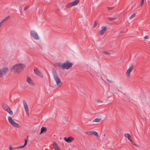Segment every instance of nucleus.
Segmentation results:
<instances>
[{
	"instance_id": "obj_3",
	"label": "nucleus",
	"mask_w": 150,
	"mask_h": 150,
	"mask_svg": "<svg viewBox=\"0 0 150 150\" xmlns=\"http://www.w3.org/2000/svg\"><path fill=\"white\" fill-rule=\"evenodd\" d=\"M73 65V64L67 61L65 63H63V69H68L71 68Z\"/></svg>"
},
{
	"instance_id": "obj_6",
	"label": "nucleus",
	"mask_w": 150,
	"mask_h": 150,
	"mask_svg": "<svg viewBox=\"0 0 150 150\" xmlns=\"http://www.w3.org/2000/svg\"><path fill=\"white\" fill-rule=\"evenodd\" d=\"M8 71V69L7 67L3 68L0 69V78L3 77Z\"/></svg>"
},
{
	"instance_id": "obj_31",
	"label": "nucleus",
	"mask_w": 150,
	"mask_h": 150,
	"mask_svg": "<svg viewBox=\"0 0 150 150\" xmlns=\"http://www.w3.org/2000/svg\"><path fill=\"white\" fill-rule=\"evenodd\" d=\"M113 8H114V7H107V9L109 11H110V10H112Z\"/></svg>"
},
{
	"instance_id": "obj_12",
	"label": "nucleus",
	"mask_w": 150,
	"mask_h": 150,
	"mask_svg": "<svg viewBox=\"0 0 150 150\" xmlns=\"http://www.w3.org/2000/svg\"><path fill=\"white\" fill-rule=\"evenodd\" d=\"M64 139L66 142L69 143L72 142L74 140V138L71 137H69L67 138L66 137H64Z\"/></svg>"
},
{
	"instance_id": "obj_14",
	"label": "nucleus",
	"mask_w": 150,
	"mask_h": 150,
	"mask_svg": "<svg viewBox=\"0 0 150 150\" xmlns=\"http://www.w3.org/2000/svg\"><path fill=\"white\" fill-rule=\"evenodd\" d=\"M27 81L28 83L31 86L35 85V83L33 81L30 77L29 76H28L27 77Z\"/></svg>"
},
{
	"instance_id": "obj_19",
	"label": "nucleus",
	"mask_w": 150,
	"mask_h": 150,
	"mask_svg": "<svg viewBox=\"0 0 150 150\" xmlns=\"http://www.w3.org/2000/svg\"><path fill=\"white\" fill-rule=\"evenodd\" d=\"M125 137L128 138V139L130 141L132 139V137L131 135L128 133H126L125 134Z\"/></svg>"
},
{
	"instance_id": "obj_4",
	"label": "nucleus",
	"mask_w": 150,
	"mask_h": 150,
	"mask_svg": "<svg viewBox=\"0 0 150 150\" xmlns=\"http://www.w3.org/2000/svg\"><path fill=\"white\" fill-rule=\"evenodd\" d=\"M8 119L9 122L12 126L14 127L19 128L20 125L18 123L15 122L11 118L10 116L8 117Z\"/></svg>"
},
{
	"instance_id": "obj_30",
	"label": "nucleus",
	"mask_w": 150,
	"mask_h": 150,
	"mask_svg": "<svg viewBox=\"0 0 150 150\" xmlns=\"http://www.w3.org/2000/svg\"><path fill=\"white\" fill-rule=\"evenodd\" d=\"M97 24V22L96 21H95L93 25V28H95Z\"/></svg>"
},
{
	"instance_id": "obj_34",
	"label": "nucleus",
	"mask_w": 150,
	"mask_h": 150,
	"mask_svg": "<svg viewBox=\"0 0 150 150\" xmlns=\"http://www.w3.org/2000/svg\"><path fill=\"white\" fill-rule=\"evenodd\" d=\"M96 101H97V102H98L102 103V101L99 100H96Z\"/></svg>"
},
{
	"instance_id": "obj_27",
	"label": "nucleus",
	"mask_w": 150,
	"mask_h": 150,
	"mask_svg": "<svg viewBox=\"0 0 150 150\" xmlns=\"http://www.w3.org/2000/svg\"><path fill=\"white\" fill-rule=\"evenodd\" d=\"M144 0H142L141 4L139 6V7H142L143 5Z\"/></svg>"
},
{
	"instance_id": "obj_16",
	"label": "nucleus",
	"mask_w": 150,
	"mask_h": 150,
	"mask_svg": "<svg viewBox=\"0 0 150 150\" xmlns=\"http://www.w3.org/2000/svg\"><path fill=\"white\" fill-rule=\"evenodd\" d=\"M53 146L55 150H61L55 142H53Z\"/></svg>"
},
{
	"instance_id": "obj_10",
	"label": "nucleus",
	"mask_w": 150,
	"mask_h": 150,
	"mask_svg": "<svg viewBox=\"0 0 150 150\" xmlns=\"http://www.w3.org/2000/svg\"><path fill=\"white\" fill-rule=\"evenodd\" d=\"M102 29L100 30L99 34L101 35H103L105 32L107 31V28L105 26H103L101 27Z\"/></svg>"
},
{
	"instance_id": "obj_11",
	"label": "nucleus",
	"mask_w": 150,
	"mask_h": 150,
	"mask_svg": "<svg viewBox=\"0 0 150 150\" xmlns=\"http://www.w3.org/2000/svg\"><path fill=\"white\" fill-rule=\"evenodd\" d=\"M134 66L133 64H132L127 70L126 73L128 76H130V73L132 71L134 68Z\"/></svg>"
},
{
	"instance_id": "obj_18",
	"label": "nucleus",
	"mask_w": 150,
	"mask_h": 150,
	"mask_svg": "<svg viewBox=\"0 0 150 150\" xmlns=\"http://www.w3.org/2000/svg\"><path fill=\"white\" fill-rule=\"evenodd\" d=\"M55 67H57L63 69V64H61L60 62L56 63L54 65Z\"/></svg>"
},
{
	"instance_id": "obj_29",
	"label": "nucleus",
	"mask_w": 150,
	"mask_h": 150,
	"mask_svg": "<svg viewBox=\"0 0 150 150\" xmlns=\"http://www.w3.org/2000/svg\"><path fill=\"white\" fill-rule=\"evenodd\" d=\"M29 5H27L24 8V11L26 10L29 7Z\"/></svg>"
},
{
	"instance_id": "obj_21",
	"label": "nucleus",
	"mask_w": 150,
	"mask_h": 150,
	"mask_svg": "<svg viewBox=\"0 0 150 150\" xmlns=\"http://www.w3.org/2000/svg\"><path fill=\"white\" fill-rule=\"evenodd\" d=\"M101 120V119L100 118H96L93 120V122H98L100 121Z\"/></svg>"
},
{
	"instance_id": "obj_36",
	"label": "nucleus",
	"mask_w": 150,
	"mask_h": 150,
	"mask_svg": "<svg viewBox=\"0 0 150 150\" xmlns=\"http://www.w3.org/2000/svg\"><path fill=\"white\" fill-rule=\"evenodd\" d=\"M92 150H97V149L96 148H94L92 149Z\"/></svg>"
},
{
	"instance_id": "obj_7",
	"label": "nucleus",
	"mask_w": 150,
	"mask_h": 150,
	"mask_svg": "<svg viewBox=\"0 0 150 150\" xmlns=\"http://www.w3.org/2000/svg\"><path fill=\"white\" fill-rule=\"evenodd\" d=\"M79 2V0H75V1L68 4L66 6V7L67 8H70L73 6L77 5Z\"/></svg>"
},
{
	"instance_id": "obj_9",
	"label": "nucleus",
	"mask_w": 150,
	"mask_h": 150,
	"mask_svg": "<svg viewBox=\"0 0 150 150\" xmlns=\"http://www.w3.org/2000/svg\"><path fill=\"white\" fill-rule=\"evenodd\" d=\"M34 73L36 74L41 78H43V74L37 68L35 67L34 69Z\"/></svg>"
},
{
	"instance_id": "obj_26",
	"label": "nucleus",
	"mask_w": 150,
	"mask_h": 150,
	"mask_svg": "<svg viewBox=\"0 0 150 150\" xmlns=\"http://www.w3.org/2000/svg\"><path fill=\"white\" fill-rule=\"evenodd\" d=\"M103 52L105 54H107L108 55H110L111 54L110 52H108L107 51H104V52Z\"/></svg>"
},
{
	"instance_id": "obj_28",
	"label": "nucleus",
	"mask_w": 150,
	"mask_h": 150,
	"mask_svg": "<svg viewBox=\"0 0 150 150\" xmlns=\"http://www.w3.org/2000/svg\"><path fill=\"white\" fill-rule=\"evenodd\" d=\"M130 141L131 142V143L133 145H134L135 146H137V145L135 144L134 143V142L133 141L132 139L130 140Z\"/></svg>"
},
{
	"instance_id": "obj_24",
	"label": "nucleus",
	"mask_w": 150,
	"mask_h": 150,
	"mask_svg": "<svg viewBox=\"0 0 150 150\" xmlns=\"http://www.w3.org/2000/svg\"><path fill=\"white\" fill-rule=\"evenodd\" d=\"M136 13H133L129 18V19H131L134 17L136 15Z\"/></svg>"
},
{
	"instance_id": "obj_33",
	"label": "nucleus",
	"mask_w": 150,
	"mask_h": 150,
	"mask_svg": "<svg viewBox=\"0 0 150 150\" xmlns=\"http://www.w3.org/2000/svg\"><path fill=\"white\" fill-rule=\"evenodd\" d=\"M144 38L145 39H147L149 38V37L148 36H146L144 37Z\"/></svg>"
},
{
	"instance_id": "obj_8",
	"label": "nucleus",
	"mask_w": 150,
	"mask_h": 150,
	"mask_svg": "<svg viewBox=\"0 0 150 150\" xmlns=\"http://www.w3.org/2000/svg\"><path fill=\"white\" fill-rule=\"evenodd\" d=\"M30 34L32 38L35 40H38L39 38L37 33L34 30H31L30 32Z\"/></svg>"
},
{
	"instance_id": "obj_20",
	"label": "nucleus",
	"mask_w": 150,
	"mask_h": 150,
	"mask_svg": "<svg viewBox=\"0 0 150 150\" xmlns=\"http://www.w3.org/2000/svg\"><path fill=\"white\" fill-rule=\"evenodd\" d=\"M27 142H28V140H26V139H25V143H24V145L23 146H21L20 147H17L16 148H23L26 145L27 143Z\"/></svg>"
},
{
	"instance_id": "obj_32",
	"label": "nucleus",
	"mask_w": 150,
	"mask_h": 150,
	"mask_svg": "<svg viewBox=\"0 0 150 150\" xmlns=\"http://www.w3.org/2000/svg\"><path fill=\"white\" fill-rule=\"evenodd\" d=\"M107 80L110 83H112L113 81H111V80H108V79H107Z\"/></svg>"
},
{
	"instance_id": "obj_17",
	"label": "nucleus",
	"mask_w": 150,
	"mask_h": 150,
	"mask_svg": "<svg viewBox=\"0 0 150 150\" xmlns=\"http://www.w3.org/2000/svg\"><path fill=\"white\" fill-rule=\"evenodd\" d=\"M47 130V129L46 127H42L41 129V131L40 134H41L43 132H46Z\"/></svg>"
},
{
	"instance_id": "obj_1",
	"label": "nucleus",
	"mask_w": 150,
	"mask_h": 150,
	"mask_svg": "<svg viewBox=\"0 0 150 150\" xmlns=\"http://www.w3.org/2000/svg\"><path fill=\"white\" fill-rule=\"evenodd\" d=\"M24 67V65L21 64H17L13 66L11 69L12 71L19 72L21 71Z\"/></svg>"
},
{
	"instance_id": "obj_35",
	"label": "nucleus",
	"mask_w": 150,
	"mask_h": 150,
	"mask_svg": "<svg viewBox=\"0 0 150 150\" xmlns=\"http://www.w3.org/2000/svg\"><path fill=\"white\" fill-rule=\"evenodd\" d=\"M9 149L10 150H12L13 149V148L11 146L9 147Z\"/></svg>"
},
{
	"instance_id": "obj_13",
	"label": "nucleus",
	"mask_w": 150,
	"mask_h": 150,
	"mask_svg": "<svg viewBox=\"0 0 150 150\" xmlns=\"http://www.w3.org/2000/svg\"><path fill=\"white\" fill-rule=\"evenodd\" d=\"M23 103L24 107V108L27 114L29 113V110L28 106L27 104L26 101L25 100H23Z\"/></svg>"
},
{
	"instance_id": "obj_2",
	"label": "nucleus",
	"mask_w": 150,
	"mask_h": 150,
	"mask_svg": "<svg viewBox=\"0 0 150 150\" xmlns=\"http://www.w3.org/2000/svg\"><path fill=\"white\" fill-rule=\"evenodd\" d=\"M53 75L54 78L56 82L57 85L59 87H60L62 85V83L61 80L59 78L57 72L56 71L53 72Z\"/></svg>"
},
{
	"instance_id": "obj_25",
	"label": "nucleus",
	"mask_w": 150,
	"mask_h": 150,
	"mask_svg": "<svg viewBox=\"0 0 150 150\" xmlns=\"http://www.w3.org/2000/svg\"><path fill=\"white\" fill-rule=\"evenodd\" d=\"M85 133L88 135H92V131L86 132Z\"/></svg>"
},
{
	"instance_id": "obj_15",
	"label": "nucleus",
	"mask_w": 150,
	"mask_h": 150,
	"mask_svg": "<svg viewBox=\"0 0 150 150\" xmlns=\"http://www.w3.org/2000/svg\"><path fill=\"white\" fill-rule=\"evenodd\" d=\"M9 18V16H7L6 18H5L0 23V28L7 21Z\"/></svg>"
},
{
	"instance_id": "obj_37",
	"label": "nucleus",
	"mask_w": 150,
	"mask_h": 150,
	"mask_svg": "<svg viewBox=\"0 0 150 150\" xmlns=\"http://www.w3.org/2000/svg\"><path fill=\"white\" fill-rule=\"evenodd\" d=\"M124 32L123 31H122L121 32V33H124Z\"/></svg>"
},
{
	"instance_id": "obj_22",
	"label": "nucleus",
	"mask_w": 150,
	"mask_h": 150,
	"mask_svg": "<svg viewBox=\"0 0 150 150\" xmlns=\"http://www.w3.org/2000/svg\"><path fill=\"white\" fill-rule=\"evenodd\" d=\"M116 19L115 18L108 17L107 19L110 21H112L115 20Z\"/></svg>"
},
{
	"instance_id": "obj_5",
	"label": "nucleus",
	"mask_w": 150,
	"mask_h": 150,
	"mask_svg": "<svg viewBox=\"0 0 150 150\" xmlns=\"http://www.w3.org/2000/svg\"><path fill=\"white\" fill-rule=\"evenodd\" d=\"M3 108L7 112H8L10 115H12L13 112L11 110L9 107L6 104H4L2 105Z\"/></svg>"
},
{
	"instance_id": "obj_23",
	"label": "nucleus",
	"mask_w": 150,
	"mask_h": 150,
	"mask_svg": "<svg viewBox=\"0 0 150 150\" xmlns=\"http://www.w3.org/2000/svg\"><path fill=\"white\" fill-rule=\"evenodd\" d=\"M92 135H94L97 137H98V133L95 131H92Z\"/></svg>"
}]
</instances>
